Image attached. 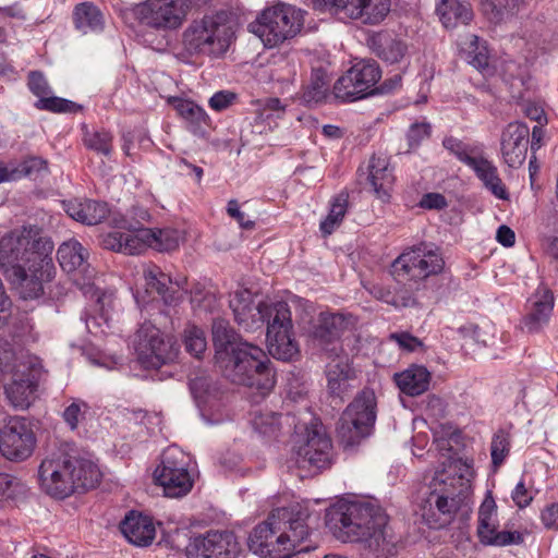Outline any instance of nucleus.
<instances>
[{
	"instance_id": "obj_4",
	"label": "nucleus",
	"mask_w": 558,
	"mask_h": 558,
	"mask_svg": "<svg viewBox=\"0 0 558 558\" xmlns=\"http://www.w3.org/2000/svg\"><path fill=\"white\" fill-rule=\"evenodd\" d=\"M310 515L307 505L301 502L274 510L250 534V549L262 558H290L295 553L307 550L299 546L310 534Z\"/></svg>"
},
{
	"instance_id": "obj_19",
	"label": "nucleus",
	"mask_w": 558,
	"mask_h": 558,
	"mask_svg": "<svg viewBox=\"0 0 558 558\" xmlns=\"http://www.w3.org/2000/svg\"><path fill=\"white\" fill-rule=\"evenodd\" d=\"M189 0H146L136 8L142 24L156 29L179 28L189 12Z\"/></svg>"
},
{
	"instance_id": "obj_21",
	"label": "nucleus",
	"mask_w": 558,
	"mask_h": 558,
	"mask_svg": "<svg viewBox=\"0 0 558 558\" xmlns=\"http://www.w3.org/2000/svg\"><path fill=\"white\" fill-rule=\"evenodd\" d=\"M241 547L230 531H208L191 537L186 547L187 558H236Z\"/></svg>"
},
{
	"instance_id": "obj_28",
	"label": "nucleus",
	"mask_w": 558,
	"mask_h": 558,
	"mask_svg": "<svg viewBox=\"0 0 558 558\" xmlns=\"http://www.w3.org/2000/svg\"><path fill=\"white\" fill-rule=\"evenodd\" d=\"M121 532L129 543L147 547L156 537V527L151 518L131 511L120 525Z\"/></svg>"
},
{
	"instance_id": "obj_61",
	"label": "nucleus",
	"mask_w": 558,
	"mask_h": 558,
	"mask_svg": "<svg viewBox=\"0 0 558 558\" xmlns=\"http://www.w3.org/2000/svg\"><path fill=\"white\" fill-rule=\"evenodd\" d=\"M541 521L547 529H558V504L547 506L541 512Z\"/></svg>"
},
{
	"instance_id": "obj_2",
	"label": "nucleus",
	"mask_w": 558,
	"mask_h": 558,
	"mask_svg": "<svg viewBox=\"0 0 558 558\" xmlns=\"http://www.w3.org/2000/svg\"><path fill=\"white\" fill-rule=\"evenodd\" d=\"M326 525L337 539L359 543L362 558H390L397 554L389 518L375 501H338L327 509Z\"/></svg>"
},
{
	"instance_id": "obj_59",
	"label": "nucleus",
	"mask_w": 558,
	"mask_h": 558,
	"mask_svg": "<svg viewBox=\"0 0 558 558\" xmlns=\"http://www.w3.org/2000/svg\"><path fill=\"white\" fill-rule=\"evenodd\" d=\"M390 339L396 341L400 348L413 352L422 347V342L409 332H395L390 335Z\"/></svg>"
},
{
	"instance_id": "obj_63",
	"label": "nucleus",
	"mask_w": 558,
	"mask_h": 558,
	"mask_svg": "<svg viewBox=\"0 0 558 558\" xmlns=\"http://www.w3.org/2000/svg\"><path fill=\"white\" fill-rule=\"evenodd\" d=\"M314 8L317 10H326L328 8L335 9L337 13L344 14V7L348 4L347 0H311Z\"/></svg>"
},
{
	"instance_id": "obj_12",
	"label": "nucleus",
	"mask_w": 558,
	"mask_h": 558,
	"mask_svg": "<svg viewBox=\"0 0 558 558\" xmlns=\"http://www.w3.org/2000/svg\"><path fill=\"white\" fill-rule=\"evenodd\" d=\"M376 421V397L374 391H361L345 408L340 416L337 435L340 444L345 448L357 446L368 437Z\"/></svg>"
},
{
	"instance_id": "obj_46",
	"label": "nucleus",
	"mask_w": 558,
	"mask_h": 558,
	"mask_svg": "<svg viewBox=\"0 0 558 558\" xmlns=\"http://www.w3.org/2000/svg\"><path fill=\"white\" fill-rule=\"evenodd\" d=\"M185 350L199 359L207 348L205 331L194 324H187L183 332Z\"/></svg>"
},
{
	"instance_id": "obj_34",
	"label": "nucleus",
	"mask_w": 558,
	"mask_h": 558,
	"mask_svg": "<svg viewBox=\"0 0 558 558\" xmlns=\"http://www.w3.org/2000/svg\"><path fill=\"white\" fill-rule=\"evenodd\" d=\"M430 374L424 366L413 365L395 375L398 388L405 395L415 397L424 393L429 386Z\"/></svg>"
},
{
	"instance_id": "obj_45",
	"label": "nucleus",
	"mask_w": 558,
	"mask_h": 558,
	"mask_svg": "<svg viewBox=\"0 0 558 558\" xmlns=\"http://www.w3.org/2000/svg\"><path fill=\"white\" fill-rule=\"evenodd\" d=\"M213 340L216 354L220 351H228L236 345L239 341L234 339V332L230 328L229 323L223 318H217L213 323Z\"/></svg>"
},
{
	"instance_id": "obj_13",
	"label": "nucleus",
	"mask_w": 558,
	"mask_h": 558,
	"mask_svg": "<svg viewBox=\"0 0 558 558\" xmlns=\"http://www.w3.org/2000/svg\"><path fill=\"white\" fill-rule=\"evenodd\" d=\"M135 350L145 368H159L177 361L180 345L171 335L163 333L150 323H144L135 336Z\"/></svg>"
},
{
	"instance_id": "obj_53",
	"label": "nucleus",
	"mask_w": 558,
	"mask_h": 558,
	"mask_svg": "<svg viewBox=\"0 0 558 558\" xmlns=\"http://www.w3.org/2000/svg\"><path fill=\"white\" fill-rule=\"evenodd\" d=\"M89 407L85 401L75 399L63 411V420L68 426L74 430L78 427L80 423L84 421Z\"/></svg>"
},
{
	"instance_id": "obj_10",
	"label": "nucleus",
	"mask_w": 558,
	"mask_h": 558,
	"mask_svg": "<svg viewBox=\"0 0 558 558\" xmlns=\"http://www.w3.org/2000/svg\"><path fill=\"white\" fill-rule=\"evenodd\" d=\"M231 27L223 13L193 21L183 32L182 44L190 56L223 54L231 43Z\"/></svg>"
},
{
	"instance_id": "obj_16",
	"label": "nucleus",
	"mask_w": 558,
	"mask_h": 558,
	"mask_svg": "<svg viewBox=\"0 0 558 558\" xmlns=\"http://www.w3.org/2000/svg\"><path fill=\"white\" fill-rule=\"evenodd\" d=\"M333 461L332 444L323 424L306 427L302 441L295 448V462L301 469L317 472L329 469Z\"/></svg>"
},
{
	"instance_id": "obj_26",
	"label": "nucleus",
	"mask_w": 558,
	"mask_h": 558,
	"mask_svg": "<svg viewBox=\"0 0 558 558\" xmlns=\"http://www.w3.org/2000/svg\"><path fill=\"white\" fill-rule=\"evenodd\" d=\"M368 191L377 199L388 203L395 185V175L386 156L374 155L368 165Z\"/></svg>"
},
{
	"instance_id": "obj_57",
	"label": "nucleus",
	"mask_w": 558,
	"mask_h": 558,
	"mask_svg": "<svg viewBox=\"0 0 558 558\" xmlns=\"http://www.w3.org/2000/svg\"><path fill=\"white\" fill-rule=\"evenodd\" d=\"M236 96L229 90H220L215 93L209 99V106L215 111H222L233 104Z\"/></svg>"
},
{
	"instance_id": "obj_29",
	"label": "nucleus",
	"mask_w": 558,
	"mask_h": 558,
	"mask_svg": "<svg viewBox=\"0 0 558 558\" xmlns=\"http://www.w3.org/2000/svg\"><path fill=\"white\" fill-rule=\"evenodd\" d=\"M344 15L360 20L364 24L376 25L385 20L390 11V0H347Z\"/></svg>"
},
{
	"instance_id": "obj_36",
	"label": "nucleus",
	"mask_w": 558,
	"mask_h": 558,
	"mask_svg": "<svg viewBox=\"0 0 558 558\" xmlns=\"http://www.w3.org/2000/svg\"><path fill=\"white\" fill-rule=\"evenodd\" d=\"M73 23L82 34L99 33L105 27V16L93 2H82L74 7Z\"/></svg>"
},
{
	"instance_id": "obj_15",
	"label": "nucleus",
	"mask_w": 558,
	"mask_h": 558,
	"mask_svg": "<svg viewBox=\"0 0 558 558\" xmlns=\"http://www.w3.org/2000/svg\"><path fill=\"white\" fill-rule=\"evenodd\" d=\"M381 77L379 65L375 61H361L351 66L333 84V97L351 102L374 95L375 85Z\"/></svg>"
},
{
	"instance_id": "obj_23",
	"label": "nucleus",
	"mask_w": 558,
	"mask_h": 558,
	"mask_svg": "<svg viewBox=\"0 0 558 558\" xmlns=\"http://www.w3.org/2000/svg\"><path fill=\"white\" fill-rule=\"evenodd\" d=\"M530 130L520 122L509 123L500 135L501 157L509 167L518 168L525 161Z\"/></svg>"
},
{
	"instance_id": "obj_5",
	"label": "nucleus",
	"mask_w": 558,
	"mask_h": 558,
	"mask_svg": "<svg viewBox=\"0 0 558 558\" xmlns=\"http://www.w3.org/2000/svg\"><path fill=\"white\" fill-rule=\"evenodd\" d=\"M100 476V471L93 461L62 449L48 454L38 468L40 488L57 499H64L78 490L94 488Z\"/></svg>"
},
{
	"instance_id": "obj_35",
	"label": "nucleus",
	"mask_w": 558,
	"mask_h": 558,
	"mask_svg": "<svg viewBox=\"0 0 558 558\" xmlns=\"http://www.w3.org/2000/svg\"><path fill=\"white\" fill-rule=\"evenodd\" d=\"M436 10L446 28L468 24L473 19V11L468 0H439Z\"/></svg>"
},
{
	"instance_id": "obj_62",
	"label": "nucleus",
	"mask_w": 558,
	"mask_h": 558,
	"mask_svg": "<svg viewBox=\"0 0 558 558\" xmlns=\"http://www.w3.org/2000/svg\"><path fill=\"white\" fill-rule=\"evenodd\" d=\"M446 205V198L438 193H427L420 202V206L425 209H441Z\"/></svg>"
},
{
	"instance_id": "obj_27",
	"label": "nucleus",
	"mask_w": 558,
	"mask_h": 558,
	"mask_svg": "<svg viewBox=\"0 0 558 558\" xmlns=\"http://www.w3.org/2000/svg\"><path fill=\"white\" fill-rule=\"evenodd\" d=\"M353 316L340 313H320L312 336L320 345L336 342L341 335L353 326Z\"/></svg>"
},
{
	"instance_id": "obj_55",
	"label": "nucleus",
	"mask_w": 558,
	"mask_h": 558,
	"mask_svg": "<svg viewBox=\"0 0 558 558\" xmlns=\"http://www.w3.org/2000/svg\"><path fill=\"white\" fill-rule=\"evenodd\" d=\"M28 88L29 90L38 97V99H41V97H45L49 95L50 87L49 84L45 77V75L39 71H32L28 74Z\"/></svg>"
},
{
	"instance_id": "obj_51",
	"label": "nucleus",
	"mask_w": 558,
	"mask_h": 558,
	"mask_svg": "<svg viewBox=\"0 0 558 558\" xmlns=\"http://www.w3.org/2000/svg\"><path fill=\"white\" fill-rule=\"evenodd\" d=\"M47 161L40 157L31 156L19 165L12 163L15 181L24 177H32L47 170Z\"/></svg>"
},
{
	"instance_id": "obj_54",
	"label": "nucleus",
	"mask_w": 558,
	"mask_h": 558,
	"mask_svg": "<svg viewBox=\"0 0 558 558\" xmlns=\"http://www.w3.org/2000/svg\"><path fill=\"white\" fill-rule=\"evenodd\" d=\"M26 485L10 474L0 473V495L8 498H15L17 495L26 493Z\"/></svg>"
},
{
	"instance_id": "obj_7",
	"label": "nucleus",
	"mask_w": 558,
	"mask_h": 558,
	"mask_svg": "<svg viewBox=\"0 0 558 558\" xmlns=\"http://www.w3.org/2000/svg\"><path fill=\"white\" fill-rule=\"evenodd\" d=\"M226 378L236 385L269 392L276 383L270 361L264 350L246 341H239L228 351L215 355Z\"/></svg>"
},
{
	"instance_id": "obj_31",
	"label": "nucleus",
	"mask_w": 558,
	"mask_h": 558,
	"mask_svg": "<svg viewBox=\"0 0 558 558\" xmlns=\"http://www.w3.org/2000/svg\"><path fill=\"white\" fill-rule=\"evenodd\" d=\"M326 376L330 393L341 397L349 389L354 371L347 356L336 355L326 366Z\"/></svg>"
},
{
	"instance_id": "obj_43",
	"label": "nucleus",
	"mask_w": 558,
	"mask_h": 558,
	"mask_svg": "<svg viewBox=\"0 0 558 558\" xmlns=\"http://www.w3.org/2000/svg\"><path fill=\"white\" fill-rule=\"evenodd\" d=\"M520 1L521 0H484L482 9L490 22L500 23L514 13Z\"/></svg>"
},
{
	"instance_id": "obj_1",
	"label": "nucleus",
	"mask_w": 558,
	"mask_h": 558,
	"mask_svg": "<svg viewBox=\"0 0 558 558\" xmlns=\"http://www.w3.org/2000/svg\"><path fill=\"white\" fill-rule=\"evenodd\" d=\"M52 251L53 243L38 238L31 229L12 232L0 240V269L24 300L45 293L59 299L65 293L63 284L52 283L56 275Z\"/></svg>"
},
{
	"instance_id": "obj_49",
	"label": "nucleus",
	"mask_w": 558,
	"mask_h": 558,
	"mask_svg": "<svg viewBox=\"0 0 558 558\" xmlns=\"http://www.w3.org/2000/svg\"><path fill=\"white\" fill-rule=\"evenodd\" d=\"M252 425L256 432L265 436H274L280 428L279 415L271 411H255Z\"/></svg>"
},
{
	"instance_id": "obj_47",
	"label": "nucleus",
	"mask_w": 558,
	"mask_h": 558,
	"mask_svg": "<svg viewBox=\"0 0 558 558\" xmlns=\"http://www.w3.org/2000/svg\"><path fill=\"white\" fill-rule=\"evenodd\" d=\"M84 144L88 149L98 154L110 156L112 153L113 136L110 132L105 130L88 131L84 133Z\"/></svg>"
},
{
	"instance_id": "obj_17",
	"label": "nucleus",
	"mask_w": 558,
	"mask_h": 558,
	"mask_svg": "<svg viewBox=\"0 0 558 558\" xmlns=\"http://www.w3.org/2000/svg\"><path fill=\"white\" fill-rule=\"evenodd\" d=\"M57 256L61 268L69 274H73V281L84 294L97 298L99 302L101 300L99 291L93 281L94 270L89 268L87 263V250L77 240L70 239L59 246Z\"/></svg>"
},
{
	"instance_id": "obj_58",
	"label": "nucleus",
	"mask_w": 558,
	"mask_h": 558,
	"mask_svg": "<svg viewBox=\"0 0 558 558\" xmlns=\"http://www.w3.org/2000/svg\"><path fill=\"white\" fill-rule=\"evenodd\" d=\"M227 213L230 217L236 220L241 228L251 230L254 228L255 222L245 217V214L240 210L239 203L235 199L228 202Z\"/></svg>"
},
{
	"instance_id": "obj_33",
	"label": "nucleus",
	"mask_w": 558,
	"mask_h": 558,
	"mask_svg": "<svg viewBox=\"0 0 558 558\" xmlns=\"http://www.w3.org/2000/svg\"><path fill=\"white\" fill-rule=\"evenodd\" d=\"M178 113L187 122V129L194 135H204L210 125L206 111L195 102L182 98L171 100Z\"/></svg>"
},
{
	"instance_id": "obj_25",
	"label": "nucleus",
	"mask_w": 558,
	"mask_h": 558,
	"mask_svg": "<svg viewBox=\"0 0 558 558\" xmlns=\"http://www.w3.org/2000/svg\"><path fill=\"white\" fill-rule=\"evenodd\" d=\"M143 276L148 292H156L166 304H175L182 299L181 290L185 289L186 279L175 280L174 282L165 274L161 268L155 264L144 266Z\"/></svg>"
},
{
	"instance_id": "obj_56",
	"label": "nucleus",
	"mask_w": 558,
	"mask_h": 558,
	"mask_svg": "<svg viewBox=\"0 0 558 558\" xmlns=\"http://www.w3.org/2000/svg\"><path fill=\"white\" fill-rule=\"evenodd\" d=\"M430 125L428 123H414L411 125L408 132V141L410 147H415L420 143L429 136Z\"/></svg>"
},
{
	"instance_id": "obj_24",
	"label": "nucleus",
	"mask_w": 558,
	"mask_h": 558,
	"mask_svg": "<svg viewBox=\"0 0 558 558\" xmlns=\"http://www.w3.org/2000/svg\"><path fill=\"white\" fill-rule=\"evenodd\" d=\"M553 310V292L546 287H539L529 300V308L521 320V329L530 335L541 332L547 326Z\"/></svg>"
},
{
	"instance_id": "obj_37",
	"label": "nucleus",
	"mask_w": 558,
	"mask_h": 558,
	"mask_svg": "<svg viewBox=\"0 0 558 558\" xmlns=\"http://www.w3.org/2000/svg\"><path fill=\"white\" fill-rule=\"evenodd\" d=\"M470 168L494 196L499 199L508 198L506 185L498 174L497 167L492 161L483 157H477Z\"/></svg>"
},
{
	"instance_id": "obj_52",
	"label": "nucleus",
	"mask_w": 558,
	"mask_h": 558,
	"mask_svg": "<svg viewBox=\"0 0 558 558\" xmlns=\"http://www.w3.org/2000/svg\"><path fill=\"white\" fill-rule=\"evenodd\" d=\"M442 145L450 154H452L457 159H459L468 167L474 163L475 159L477 158V156L473 155V148L456 137H446L442 142Z\"/></svg>"
},
{
	"instance_id": "obj_20",
	"label": "nucleus",
	"mask_w": 558,
	"mask_h": 558,
	"mask_svg": "<svg viewBox=\"0 0 558 558\" xmlns=\"http://www.w3.org/2000/svg\"><path fill=\"white\" fill-rule=\"evenodd\" d=\"M114 226L117 229L102 239V245L107 250L136 255L148 248L154 241L151 229L135 226L126 217L114 219Z\"/></svg>"
},
{
	"instance_id": "obj_39",
	"label": "nucleus",
	"mask_w": 558,
	"mask_h": 558,
	"mask_svg": "<svg viewBox=\"0 0 558 558\" xmlns=\"http://www.w3.org/2000/svg\"><path fill=\"white\" fill-rule=\"evenodd\" d=\"M333 97V92L329 93V80L323 69L312 71L311 81L304 88L302 99L308 106L319 105L329 101Z\"/></svg>"
},
{
	"instance_id": "obj_42",
	"label": "nucleus",
	"mask_w": 558,
	"mask_h": 558,
	"mask_svg": "<svg viewBox=\"0 0 558 558\" xmlns=\"http://www.w3.org/2000/svg\"><path fill=\"white\" fill-rule=\"evenodd\" d=\"M348 209V195L341 193L333 197L327 217L320 222L319 229L327 236L342 222Z\"/></svg>"
},
{
	"instance_id": "obj_44",
	"label": "nucleus",
	"mask_w": 558,
	"mask_h": 558,
	"mask_svg": "<svg viewBox=\"0 0 558 558\" xmlns=\"http://www.w3.org/2000/svg\"><path fill=\"white\" fill-rule=\"evenodd\" d=\"M154 241L149 247L159 252H170L179 247L182 240V234L179 230L173 228L151 229Z\"/></svg>"
},
{
	"instance_id": "obj_11",
	"label": "nucleus",
	"mask_w": 558,
	"mask_h": 558,
	"mask_svg": "<svg viewBox=\"0 0 558 558\" xmlns=\"http://www.w3.org/2000/svg\"><path fill=\"white\" fill-rule=\"evenodd\" d=\"M303 25L304 11L290 4H278L265 9L248 28L265 47L274 48L295 37Z\"/></svg>"
},
{
	"instance_id": "obj_22",
	"label": "nucleus",
	"mask_w": 558,
	"mask_h": 558,
	"mask_svg": "<svg viewBox=\"0 0 558 558\" xmlns=\"http://www.w3.org/2000/svg\"><path fill=\"white\" fill-rule=\"evenodd\" d=\"M497 505L488 493L478 509L477 536L480 542L489 546H508L521 544L523 536L518 531H497Z\"/></svg>"
},
{
	"instance_id": "obj_38",
	"label": "nucleus",
	"mask_w": 558,
	"mask_h": 558,
	"mask_svg": "<svg viewBox=\"0 0 558 558\" xmlns=\"http://www.w3.org/2000/svg\"><path fill=\"white\" fill-rule=\"evenodd\" d=\"M462 57L469 64L482 73L489 72V52L487 45L476 35H469L461 47Z\"/></svg>"
},
{
	"instance_id": "obj_40",
	"label": "nucleus",
	"mask_w": 558,
	"mask_h": 558,
	"mask_svg": "<svg viewBox=\"0 0 558 558\" xmlns=\"http://www.w3.org/2000/svg\"><path fill=\"white\" fill-rule=\"evenodd\" d=\"M190 390L198 405L206 404L211 398L218 396L216 383L205 372L195 374L190 378Z\"/></svg>"
},
{
	"instance_id": "obj_18",
	"label": "nucleus",
	"mask_w": 558,
	"mask_h": 558,
	"mask_svg": "<svg viewBox=\"0 0 558 558\" xmlns=\"http://www.w3.org/2000/svg\"><path fill=\"white\" fill-rule=\"evenodd\" d=\"M35 446V433L25 417H10L0 428V453L7 460L24 461L33 454Z\"/></svg>"
},
{
	"instance_id": "obj_30",
	"label": "nucleus",
	"mask_w": 558,
	"mask_h": 558,
	"mask_svg": "<svg viewBox=\"0 0 558 558\" xmlns=\"http://www.w3.org/2000/svg\"><path fill=\"white\" fill-rule=\"evenodd\" d=\"M64 209L72 219L88 226L101 222L109 214L106 203L93 199L65 202Z\"/></svg>"
},
{
	"instance_id": "obj_6",
	"label": "nucleus",
	"mask_w": 558,
	"mask_h": 558,
	"mask_svg": "<svg viewBox=\"0 0 558 558\" xmlns=\"http://www.w3.org/2000/svg\"><path fill=\"white\" fill-rule=\"evenodd\" d=\"M445 260L438 247L426 244L404 250L390 266L397 283L393 289V307H412L417 304L416 292L423 281L442 271Z\"/></svg>"
},
{
	"instance_id": "obj_64",
	"label": "nucleus",
	"mask_w": 558,
	"mask_h": 558,
	"mask_svg": "<svg viewBox=\"0 0 558 558\" xmlns=\"http://www.w3.org/2000/svg\"><path fill=\"white\" fill-rule=\"evenodd\" d=\"M496 239L501 245L511 247L515 242V234L512 229L502 225L497 229Z\"/></svg>"
},
{
	"instance_id": "obj_48",
	"label": "nucleus",
	"mask_w": 558,
	"mask_h": 558,
	"mask_svg": "<svg viewBox=\"0 0 558 558\" xmlns=\"http://www.w3.org/2000/svg\"><path fill=\"white\" fill-rule=\"evenodd\" d=\"M510 447L511 439L509 433L502 429L495 433L490 444V457L495 471L505 462L510 452Z\"/></svg>"
},
{
	"instance_id": "obj_9",
	"label": "nucleus",
	"mask_w": 558,
	"mask_h": 558,
	"mask_svg": "<svg viewBox=\"0 0 558 558\" xmlns=\"http://www.w3.org/2000/svg\"><path fill=\"white\" fill-rule=\"evenodd\" d=\"M449 480V476L434 475L420 504L422 519L435 529L450 524L465 499L454 478Z\"/></svg>"
},
{
	"instance_id": "obj_14",
	"label": "nucleus",
	"mask_w": 558,
	"mask_h": 558,
	"mask_svg": "<svg viewBox=\"0 0 558 558\" xmlns=\"http://www.w3.org/2000/svg\"><path fill=\"white\" fill-rule=\"evenodd\" d=\"M154 477L163 488L165 495L172 498L185 496L194 484L193 475L189 471V458L177 447H169L163 451Z\"/></svg>"
},
{
	"instance_id": "obj_41",
	"label": "nucleus",
	"mask_w": 558,
	"mask_h": 558,
	"mask_svg": "<svg viewBox=\"0 0 558 558\" xmlns=\"http://www.w3.org/2000/svg\"><path fill=\"white\" fill-rule=\"evenodd\" d=\"M436 475L449 476L450 480L454 478L458 488H461V494L465 495L470 488L471 480L474 476L472 461L468 459H454L450 462L447 471L437 473Z\"/></svg>"
},
{
	"instance_id": "obj_8",
	"label": "nucleus",
	"mask_w": 558,
	"mask_h": 558,
	"mask_svg": "<svg viewBox=\"0 0 558 558\" xmlns=\"http://www.w3.org/2000/svg\"><path fill=\"white\" fill-rule=\"evenodd\" d=\"M43 371L38 356L25 350L0 347V383L8 403L16 410H26L35 400Z\"/></svg>"
},
{
	"instance_id": "obj_32",
	"label": "nucleus",
	"mask_w": 558,
	"mask_h": 558,
	"mask_svg": "<svg viewBox=\"0 0 558 558\" xmlns=\"http://www.w3.org/2000/svg\"><path fill=\"white\" fill-rule=\"evenodd\" d=\"M369 48L378 58L389 63L401 61L407 52V45L387 32L374 34L369 38Z\"/></svg>"
},
{
	"instance_id": "obj_60",
	"label": "nucleus",
	"mask_w": 558,
	"mask_h": 558,
	"mask_svg": "<svg viewBox=\"0 0 558 558\" xmlns=\"http://www.w3.org/2000/svg\"><path fill=\"white\" fill-rule=\"evenodd\" d=\"M511 497L514 504L521 509L527 507L533 500V497L529 493L523 480L515 485Z\"/></svg>"
},
{
	"instance_id": "obj_3",
	"label": "nucleus",
	"mask_w": 558,
	"mask_h": 558,
	"mask_svg": "<svg viewBox=\"0 0 558 558\" xmlns=\"http://www.w3.org/2000/svg\"><path fill=\"white\" fill-rule=\"evenodd\" d=\"M230 307L238 324L246 330H253L257 323L260 326L266 324L267 348L272 357L291 362L299 356L300 348L288 303L263 302L254 308L250 291L240 290L231 298Z\"/></svg>"
},
{
	"instance_id": "obj_50",
	"label": "nucleus",
	"mask_w": 558,
	"mask_h": 558,
	"mask_svg": "<svg viewBox=\"0 0 558 558\" xmlns=\"http://www.w3.org/2000/svg\"><path fill=\"white\" fill-rule=\"evenodd\" d=\"M35 107L39 110H46V111L58 112V113L76 112V111L81 110V108H82L80 105H77L71 100L56 97V96L48 97V95L45 97H41V99H38L35 104Z\"/></svg>"
}]
</instances>
